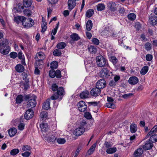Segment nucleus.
<instances>
[{"label":"nucleus","instance_id":"f257e3e1","mask_svg":"<svg viewBox=\"0 0 157 157\" xmlns=\"http://www.w3.org/2000/svg\"><path fill=\"white\" fill-rule=\"evenodd\" d=\"M52 89L53 91H57V92H55L51 97V99L52 100H56L59 98V96H63L65 94L63 88L62 87H58V85L55 83H53L52 84Z\"/></svg>","mask_w":157,"mask_h":157},{"label":"nucleus","instance_id":"f03ea898","mask_svg":"<svg viewBox=\"0 0 157 157\" xmlns=\"http://www.w3.org/2000/svg\"><path fill=\"white\" fill-rule=\"evenodd\" d=\"M96 61L97 65L99 67H104L107 64L106 59L102 56H97L96 58Z\"/></svg>","mask_w":157,"mask_h":157},{"label":"nucleus","instance_id":"7ed1b4c3","mask_svg":"<svg viewBox=\"0 0 157 157\" xmlns=\"http://www.w3.org/2000/svg\"><path fill=\"white\" fill-rule=\"evenodd\" d=\"M49 76L52 78L56 77L58 78H60L62 77L61 71L59 70H57L55 71L52 69L49 71Z\"/></svg>","mask_w":157,"mask_h":157},{"label":"nucleus","instance_id":"20e7f679","mask_svg":"<svg viewBox=\"0 0 157 157\" xmlns=\"http://www.w3.org/2000/svg\"><path fill=\"white\" fill-rule=\"evenodd\" d=\"M112 72H110L107 68L102 69L100 71V76L104 79L109 78Z\"/></svg>","mask_w":157,"mask_h":157},{"label":"nucleus","instance_id":"39448f33","mask_svg":"<svg viewBox=\"0 0 157 157\" xmlns=\"http://www.w3.org/2000/svg\"><path fill=\"white\" fill-rule=\"evenodd\" d=\"M77 106L78 109L79 111L84 112L86 110L87 105L84 101H80L78 104Z\"/></svg>","mask_w":157,"mask_h":157},{"label":"nucleus","instance_id":"423d86ee","mask_svg":"<svg viewBox=\"0 0 157 157\" xmlns=\"http://www.w3.org/2000/svg\"><path fill=\"white\" fill-rule=\"evenodd\" d=\"M1 48L0 49V52L3 55L8 54L10 50V47L7 45H4L3 43L1 45Z\"/></svg>","mask_w":157,"mask_h":157},{"label":"nucleus","instance_id":"0eeeda50","mask_svg":"<svg viewBox=\"0 0 157 157\" xmlns=\"http://www.w3.org/2000/svg\"><path fill=\"white\" fill-rule=\"evenodd\" d=\"M106 86V82L104 79H101L98 80L96 83V87L100 89L104 88Z\"/></svg>","mask_w":157,"mask_h":157},{"label":"nucleus","instance_id":"6e6552de","mask_svg":"<svg viewBox=\"0 0 157 157\" xmlns=\"http://www.w3.org/2000/svg\"><path fill=\"white\" fill-rule=\"evenodd\" d=\"M153 141H152L149 139L145 142V144L143 145V148L145 150L151 149L153 146Z\"/></svg>","mask_w":157,"mask_h":157},{"label":"nucleus","instance_id":"1a4fd4ad","mask_svg":"<svg viewBox=\"0 0 157 157\" xmlns=\"http://www.w3.org/2000/svg\"><path fill=\"white\" fill-rule=\"evenodd\" d=\"M17 11L18 12H21L23 11L24 15L28 16V17L29 16V7L24 8H23L19 6Z\"/></svg>","mask_w":157,"mask_h":157},{"label":"nucleus","instance_id":"9d476101","mask_svg":"<svg viewBox=\"0 0 157 157\" xmlns=\"http://www.w3.org/2000/svg\"><path fill=\"white\" fill-rule=\"evenodd\" d=\"M44 138L48 143L52 142L54 143L56 140V138L53 135L46 134L44 137Z\"/></svg>","mask_w":157,"mask_h":157},{"label":"nucleus","instance_id":"9b49d317","mask_svg":"<svg viewBox=\"0 0 157 157\" xmlns=\"http://www.w3.org/2000/svg\"><path fill=\"white\" fill-rule=\"evenodd\" d=\"M101 89L97 87L93 88L90 91V94L91 95L96 97L99 95L101 93Z\"/></svg>","mask_w":157,"mask_h":157},{"label":"nucleus","instance_id":"f8f14e48","mask_svg":"<svg viewBox=\"0 0 157 157\" xmlns=\"http://www.w3.org/2000/svg\"><path fill=\"white\" fill-rule=\"evenodd\" d=\"M85 131L84 127H80L76 128L74 132V134L75 136H79L82 135Z\"/></svg>","mask_w":157,"mask_h":157},{"label":"nucleus","instance_id":"ddd939ff","mask_svg":"<svg viewBox=\"0 0 157 157\" xmlns=\"http://www.w3.org/2000/svg\"><path fill=\"white\" fill-rule=\"evenodd\" d=\"M36 96L34 95H32L30 96V106L31 108H33L35 107L36 105Z\"/></svg>","mask_w":157,"mask_h":157},{"label":"nucleus","instance_id":"4468645a","mask_svg":"<svg viewBox=\"0 0 157 157\" xmlns=\"http://www.w3.org/2000/svg\"><path fill=\"white\" fill-rule=\"evenodd\" d=\"M144 150L142 148H139L135 151L133 154L135 157L140 156L143 154Z\"/></svg>","mask_w":157,"mask_h":157},{"label":"nucleus","instance_id":"2eb2a0df","mask_svg":"<svg viewBox=\"0 0 157 157\" xmlns=\"http://www.w3.org/2000/svg\"><path fill=\"white\" fill-rule=\"evenodd\" d=\"M139 81L137 77L136 76H132L128 80V82L131 85H135Z\"/></svg>","mask_w":157,"mask_h":157},{"label":"nucleus","instance_id":"dca6fc26","mask_svg":"<svg viewBox=\"0 0 157 157\" xmlns=\"http://www.w3.org/2000/svg\"><path fill=\"white\" fill-rule=\"evenodd\" d=\"M68 9L72 10L76 6L75 0H68Z\"/></svg>","mask_w":157,"mask_h":157},{"label":"nucleus","instance_id":"f3484780","mask_svg":"<svg viewBox=\"0 0 157 157\" xmlns=\"http://www.w3.org/2000/svg\"><path fill=\"white\" fill-rule=\"evenodd\" d=\"M157 132V125L155 126L148 133L146 136V138H148L150 136H151L154 135Z\"/></svg>","mask_w":157,"mask_h":157},{"label":"nucleus","instance_id":"a211bd4d","mask_svg":"<svg viewBox=\"0 0 157 157\" xmlns=\"http://www.w3.org/2000/svg\"><path fill=\"white\" fill-rule=\"evenodd\" d=\"M41 128V131L42 132H46L48 130V124L43 123L40 124V126Z\"/></svg>","mask_w":157,"mask_h":157},{"label":"nucleus","instance_id":"6ab92c4d","mask_svg":"<svg viewBox=\"0 0 157 157\" xmlns=\"http://www.w3.org/2000/svg\"><path fill=\"white\" fill-rule=\"evenodd\" d=\"M50 99H48L43 104L42 108L45 110H48L50 108Z\"/></svg>","mask_w":157,"mask_h":157},{"label":"nucleus","instance_id":"aec40b11","mask_svg":"<svg viewBox=\"0 0 157 157\" xmlns=\"http://www.w3.org/2000/svg\"><path fill=\"white\" fill-rule=\"evenodd\" d=\"M149 21L153 25H156L157 24V17L154 15L149 17Z\"/></svg>","mask_w":157,"mask_h":157},{"label":"nucleus","instance_id":"412c9836","mask_svg":"<svg viewBox=\"0 0 157 157\" xmlns=\"http://www.w3.org/2000/svg\"><path fill=\"white\" fill-rule=\"evenodd\" d=\"M17 132V130L15 128H10L8 130V133L11 137L14 136Z\"/></svg>","mask_w":157,"mask_h":157},{"label":"nucleus","instance_id":"4be33fe9","mask_svg":"<svg viewBox=\"0 0 157 157\" xmlns=\"http://www.w3.org/2000/svg\"><path fill=\"white\" fill-rule=\"evenodd\" d=\"M130 128L131 132L132 133H134L137 130V125L135 123H132L130 125Z\"/></svg>","mask_w":157,"mask_h":157},{"label":"nucleus","instance_id":"5701e85b","mask_svg":"<svg viewBox=\"0 0 157 157\" xmlns=\"http://www.w3.org/2000/svg\"><path fill=\"white\" fill-rule=\"evenodd\" d=\"M89 95V92L87 90H86L80 93L79 95V96L82 99H85L87 98Z\"/></svg>","mask_w":157,"mask_h":157},{"label":"nucleus","instance_id":"b1692460","mask_svg":"<svg viewBox=\"0 0 157 157\" xmlns=\"http://www.w3.org/2000/svg\"><path fill=\"white\" fill-rule=\"evenodd\" d=\"M15 70L18 72H22L24 70V67L21 64H17L15 67Z\"/></svg>","mask_w":157,"mask_h":157},{"label":"nucleus","instance_id":"393cba45","mask_svg":"<svg viewBox=\"0 0 157 157\" xmlns=\"http://www.w3.org/2000/svg\"><path fill=\"white\" fill-rule=\"evenodd\" d=\"M93 26V23L91 20H89L86 23V29L88 31H90Z\"/></svg>","mask_w":157,"mask_h":157},{"label":"nucleus","instance_id":"a878e982","mask_svg":"<svg viewBox=\"0 0 157 157\" xmlns=\"http://www.w3.org/2000/svg\"><path fill=\"white\" fill-rule=\"evenodd\" d=\"M26 20V18L23 16H18L14 18V21L17 23H19L20 21L22 22L24 20Z\"/></svg>","mask_w":157,"mask_h":157},{"label":"nucleus","instance_id":"bb28decb","mask_svg":"<svg viewBox=\"0 0 157 157\" xmlns=\"http://www.w3.org/2000/svg\"><path fill=\"white\" fill-rule=\"evenodd\" d=\"M43 60L37 59L36 60V66L38 67L39 69L41 68L43 66Z\"/></svg>","mask_w":157,"mask_h":157},{"label":"nucleus","instance_id":"cd10ccee","mask_svg":"<svg viewBox=\"0 0 157 157\" xmlns=\"http://www.w3.org/2000/svg\"><path fill=\"white\" fill-rule=\"evenodd\" d=\"M109 9L112 11H115L117 10V8L116 7V4L115 2H110L109 3Z\"/></svg>","mask_w":157,"mask_h":157},{"label":"nucleus","instance_id":"c85d7f7f","mask_svg":"<svg viewBox=\"0 0 157 157\" xmlns=\"http://www.w3.org/2000/svg\"><path fill=\"white\" fill-rule=\"evenodd\" d=\"M24 97L21 94L18 95L16 98V103L20 104L23 101Z\"/></svg>","mask_w":157,"mask_h":157},{"label":"nucleus","instance_id":"c756f323","mask_svg":"<svg viewBox=\"0 0 157 157\" xmlns=\"http://www.w3.org/2000/svg\"><path fill=\"white\" fill-rule=\"evenodd\" d=\"M36 57L38 59H38L42 60H44L45 58L44 53L41 52H40L38 53L35 57V58H36Z\"/></svg>","mask_w":157,"mask_h":157},{"label":"nucleus","instance_id":"7c9ffc66","mask_svg":"<svg viewBox=\"0 0 157 157\" xmlns=\"http://www.w3.org/2000/svg\"><path fill=\"white\" fill-rule=\"evenodd\" d=\"M94 12V10L93 9H89L86 12V16L88 18L90 17L93 15Z\"/></svg>","mask_w":157,"mask_h":157},{"label":"nucleus","instance_id":"2f4dec72","mask_svg":"<svg viewBox=\"0 0 157 157\" xmlns=\"http://www.w3.org/2000/svg\"><path fill=\"white\" fill-rule=\"evenodd\" d=\"M71 38L74 41H77L80 39V37L77 34L74 33L70 36Z\"/></svg>","mask_w":157,"mask_h":157},{"label":"nucleus","instance_id":"473e14b6","mask_svg":"<svg viewBox=\"0 0 157 157\" xmlns=\"http://www.w3.org/2000/svg\"><path fill=\"white\" fill-rule=\"evenodd\" d=\"M148 70V67L147 66L144 67L140 71V73L141 75H145Z\"/></svg>","mask_w":157,"mask_h":157},{"label":"nucleus","instance_id":"72a5a7b5","mask_svg":"<svg viewBox=\"0 0 157 157\" xmlns=\"http://www.w3.org/2000/svg\"><path fill=\"white\" fill-rule=\"evenodd\" d=\"M23 6H22L20 7L27 8L29 7V0H23Z\"/></svg>","mask_w":157,"mask_h":157},{"label":"nucleus","instance_id":"f704fd0d","mask_svg":"<svg viewBox=\"0 0 157 157\" xmlns=\"http://www.w3.org/2000/svg\"><path fill=\"white\" fill-rule=\"evenodd\" d=\"M48 113L45 111H42L40 113V116L41 117V119L43 121L44 119L47 118Z\"/></svg>","mask_w":157,"mask_h":157},{"label":"nucleus","instance_id":"c9c22d12","mask_svg":"<svg viewBox=\"0 0 157 157\" xmlns=\"http://www.w3.org/2000/svg\"><path fill=\"white\" fill-rule=\"evenodd\" d=\"M88 49L89 52L92 54L96 53L97 52V48L93 46L90 45L88 47Z\"/></svg>","mask_w":157,"mask_h":157},{"label":"nucleus","instance_id":"e433bc0d","mask_svg":"<svg viewBox=\"0 0 157 157\" xmlns=\"http://www.w3.org/2000/svg\"><path fill=\"white\" fill-rule=\"evenodd\" d=\"M136 16L134 13H129L127 16L128 19L130 21H134L136 18Z\"/></svg>","mask_w":157,"mask_h":157},{"label":"nucleus","instance_id":"4c0bfd02","mask_svg":"<svg viewBox=\"0 0 157 157\" xmlns=\"http://www.w3.org/2000/svg\"><path fill=\"white\" fill-rule=\"evenodd\" d=\"M58 65V63L57 62L54 61L50 63V67L52 70L57 68Z\"/></svg>","mask_w":157,"mask_h":157},{"label":"nucleus","instance_id":"58836bf2","mask_svg":"<svg viewBox=\"0 0 157 157\" xmlns=\"http://www.w3.org/2000/svg\"><path fill=\"white\" fill-rule=\"evenodd\" d=\"M110 61L114 65L117 63L118 60L114 56H111L109 57Z\"/></svg>","mask_w":157,"mask_h":157},{"label":"nucleus","instance_id":"ea45409f","mask_svg":"<svg viewBox=\"0 0 157 157\" xmlns=\"http://www.w3.org/2000/svg\"><path fill=\"white\" fill-rule=\"evenodd\" d=\"M116 151V147H111L107 149L106 150V152L108 154H111L115 152Z\"/></svg>","mask_w":157,"mask_h":157},{"label":"nucleus","instance_id":"a19ab883","mask_svg":"<svg viewBox=\"0 0 157 157\" xmlns=\"http://www.w3.org/2000/svg\"><path fill=\"white\" fill-rule=\"evenodd\" d=\"M96 145V143L94 144L90 147L88 151V154L90 155L92 154L94 151Z\"/></svg>","mask_w":157,"mask_h":157},{"label":"nucleus","instance_id":"79ce46f5","mask_svg":"<svg viewBox=\"0 0 157 157\" xmlns=\"http://www.w3.org/2000/svg\"><path fill=\"white\" fill-rule=\"evenodd\" d=\"M66 44L63 42H60L58 43L57 45V47L58 49H63L66 47Z\"/></svg>","mask_w":157,"mask_h":157},{"label":"nucleus","instance_id":"37998d69","mask_svg":"<svg viewBox=\"0 0 157 157\" xmlns=\"http://www.w3.org/2000/svg\"><path fill=\"white\" fill-rule=\"evenodd\" d=\"M61 54V50L58 49L55 50L53 52V55L55 56H60Z\"/></svg>","mask_w":157,"mask_h":157},{"label":"nucleus","instance_id":"c03bdc74","mask_svg":"<svg viewBox=\"0 0 157 157\" xmlns=\"http://www.w3.org/2000/svg\"><path fill=\"white\" fill-rule=\"evenodd\" d=\"M20 151L17 148L11 150L10 152V154L12 155H15L18 154Z\"/></svg>","mask_w":157,"mask_h":157},{"label":"nucleus","instance_id":"a18cd8bd","mask_svg":"<svg viewBox=\"0 0 157 157\" xmlns=\"http://www.w3.org/2000/svg\"><path fill=\"white\" fill-rule=\"evenodd\" d=\"M105 6L103 4H99L97 6V9L98 11H101L104 9Z\"/></svg>","mask_w":157,"mask_h":157},{"label":"nucleus","instance_id":"49530a36","mask_svg":"<svg viewBox=\"0 0 157 157\" xmlns=\"http://www.w3.org/2000/svg\"><path fill=\"white\" fill-rule=\"evenodd\" d=\"M47 28V23H42L41 28L42 30L41 32L42 33L44 32Z\"/></svg>","mask_w":157,"mask_h":157},{"label":"nucleus","instance_id":"de8ad7c7","mask_svg":"<svg viewBox=\"0 0 157 157\" xmlns=\"http://www.w3.org/2000/svg\"><path fill=\"white\" fill-rule=\"evenodd\" d=\"M152 141L156 142L157 141V135L154 134L152 135L149 139Z\"/></svg>","mask_w":157,"mask_h":157},{"label":"nucleus","instance_id":"09e8293b","mask_svg":"<svg viewBox=\"0 0 157 157\" xmlns=\"http://www.w3.org/2000/svg\"><path fill=\"white\" fill-rule=\"evenodd\" d=\"M56 141L59 144H63L66 142V140L64 138H58L57 140Z\"/></svg>","mask_w":157,"mask_h":157},{"label":"nucleus","instance_id":"8fccbe9b","mask_svg":"<svg viewBox=\"0 0 157 157\" xmlns=\"http://www.w3.org/2000/svg\"><path fill=\"white\" fill-rule=\"evenodd\" d=\"M59 23L58 22L56 24V27L52 30V33L53 34V35H55L56 34L57 29L59 26Z\"/></svg>","mask_w":157,"mask_h":157},{"label":"nucleus","instance_id":"3c124183","mask_svg":"<svg viewBox=\"0 0 157 157\" xmlns=\"http://www.w3.org/2000/svg\"><path fill=\"white\" fill-rule=\"evenodd\" d=\"M26 20H24L22 21L23 25L24 27L25 28H29V22H26Z\"/></svg>","mask_w":157,"mask_h":157},{"label":"nucleus","instance_id":"603ef678","mask_svg":"<svg viewBox=\"0 0 157 157\" xmlns=\"http://www.w3.org/2000/svg\"><path fill=\"white\" fill-rule=\"evenodd\" d=\"M17 56V53L15 52H11L10 54V58L13 59H15Z\"/></svg>","mask_w":157,"mask_h":157},{"label":"nucleus","instance_id":"864d4df0","mask_svg":"<svg viewBox=\"0 0 157 157\" xmlns=\"http://www.w3.org/2000/svg\"><path fill=\"white\" fill-rule=\"evenodd\" d=\"M29 109H28L25 112L24 117L26 120H29Z\"/></svg>","mask_w":157,"mask_h":157},{"label":"nucleus","instance_id":"5fc2aeb1","mask_svg":"<svg viewBox=\"0 0 157 157\" xmlns=\"http://www.w3.org/2000/svg\"><path fill=\"white\" fill-rule=\"evenodd\" d=\"M85 117L87 119H90L92 117V116L90 113L88 112H86L84 114Z\"/></svg>","mask_w":157,"mask_h":157},{"label":"nucleus","instance_id":"6e6d98bb","mask_svg":"<svg viewBox=\"0 0 157 157\" xmlns=\"http://www.w3.org/2000/svg\"><path fill=\"white\" fill-rule=\"evenodd\" d=\"M92 41V43L95 45H98L99 44V40L96 38H93Z\"/></svg>","mask_w":157,"mask_h":157},{"label":"nucleus","instance_id":"4d7b16f0","mask_svg":"<svg viewBox=\"0 0 157 157\" xmlns=\"http://www.w3.org/2000/svg\"><path fill=\"white\" fill-rule=\"evenodd\" d=\"M133 95V94L132 93L125 94L124 95H123L122 97L124 99H127L129 98L130 97L132 96Z\"/></svg>","mask_w":157,"mask_h":157},{"label":"nucleus","instance_id":"13d9d810","mask_svg":"<svg viewBox=\"0 0 157 157\" xmlns=\"http://www.w3.org/2000/svg\"><path fill=\"white\" fill-rule=\"evenodd\" d=\"M108 108L114 109L115 105L114 104L110 102H108L106 104V106Z\"/></svg>","mask_w":157,"mask_h":157},{"label":"nucleus","instance_id":"bf43d9fd","mask_svg":"<svg viewBox=\"0 0 157 157\" xmlns=\"http://www.w3.org/2000/svg\"><path fill=\"white\" fill-rule=\"evenodd\" d=\"M29 150V147L28 145L23 146L21 149V151H26Z\"/></svg>","mask_w":157,"mask_h":157},{"label":"nucleus","instance_id":"052dcab7","mask_svg":"<svg viewBox=\"0 0 157 157\" xmlns=\"http://www.w3.org/2000/svg\"><path fill=\"white\" fill-rule=\"evenodd\" d=\"M117 83L113 80L110 81L109 82V85L111 87H114L116 86Z\"/></svg>","mask_w":157,"mask_h":157},{"label":"nucleus","instance_id":"680f3d73","mask_svg":"<svg viewBox=\"0 0 157 157\" xmlns=\"http://www.w3.org/2000/svg\"><path fill=\"white\" fill-rule=\"evenodd\" d=\"M145 48L147 50H150L151 48V44L148 42L146 43L145 45Z\"/></svg>","mask_w":157,"mask_h":157},{"label":"nucleus","instance_id":"e2e57ef3","mask_svg":"<svg viewBox=\"0 0 157 157\" xmlns=\"http://www.w3.org/2000/svg\"><path fill=\"white\" fill-rule=\"evenodd\" d=\"M49 4H50L51 6L53 4H56L58 0H47Z\"/></svg>","mask_w":157,"mask_h":157},{"label":"nucleus","instance_id":"0e129e2a","mask_svg":"<svg viewBox=\"0 0 157 157\" xmlns=\"http://www.w3.org/2000/svg\"><path fill=\"white\" fill-rule=\"evenodd\" d=\"M152 56L151 54H147L146 55V59L147 61H150L152 59Z\"/></svg>","mask_w":157,"mask_h":157},{"label":"nucleus","instance_id":"69168bd1","mask_svg":"<svg viewBox=\"0 0 157 157\" xmlns=\"http://www.w3.org/2000/svg\"><path fill=\"white\" fill-rule=\"evenodd\" d=\"M87 103L89 104V106L92 105L94 106H97L98 104V103L96 101L88 102Z\"/></svg>","mask_w":157,"mask_h":157},{"label":"nucleus","instance_id":"338daca9","mask_svg":"<svg viewBox=\"0 0 157 157\" xmlns=\"http://www.w3.org/2000/svg\"><path fill=\"white\" fill-rule=\"evenodd\" d=\"M135 26L138 30L140 29L141 27V25L139 22H136L135 24Z\"/></svg>","mask_w":157,"mask_h":157},{"label":"nucleus","instance_id":"774afa93","mask_svg":"<svg viewBox=\"0 0 157 157\" xmlns=\"http://www.w3.org/2000/svg\"><path fill=\"white\" fill-rule=\"evenodd\" d=\"M120 79V77L119 75H116L114 77V80L117 83V82Z\"/></svg>","mask_w":157,"mask_h":157}]
</instances>
